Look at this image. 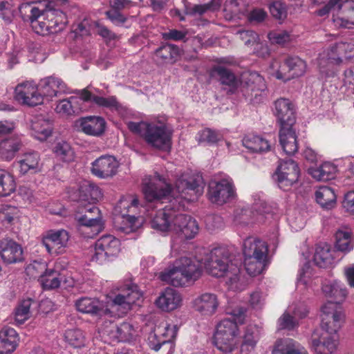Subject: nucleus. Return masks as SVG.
I'll list each match as a JSON object with an SVG mask.
<instances>
[{
    "mask_svg": "<svg viewBox=\"0 0 354 354\" xmlns=\"http://www.w3.org/2000/svg\"><path fill=\"white\" fill-rule=\"evenodd\" d=\"M279 142L284 153L287 155H293L298 150L297 136L292 127H281Z\"/></svg>",
    "mask_w": 354,
    "mask_h": 354,
    "instance_id": "34",
    "label": "nucleus"
},
{
    "mask_svg": "<svg viewBox=\"0 0 354 354\" xmlns=\"http://www.w3.org/2000/svg\"><path fill=\"white\" fill-rule=\"evenodd\" d=\"M242 142L243 146L253 153H264L271 149L268 141L258 136H246Z\"/></svg>",
    "mask_w": 354,
    "mask_h": 354,
    "instance_id": "43",
    "label": "nucleus"
},
{
    "mask_svg": "<svg viewBox=\"0 0 354 354\" xmlns=\"http://www.w3.org/2000/svg\"><path fill=\"white\" fill-rule=\"evenodd\" d=\"M242 83L245 85L248 91L252 92L263 91L266 88L263 77L257 72L244 74Z\"/></svg>",
    "mask_w": 354,
    "mask_h": 354,
    "instance_id": "50",
    "label": "nucleus"
},
{
    "mask_svg": "<svg viewBox=\"0 0 354 354\" xmlns=\"http://www.w3.org/2000/svg\"><path fill=\"white\" fill-rule=\"evenodd\" d=\"M23 250L13 240L4 238L0 239V257L6 263H13L22 260Z\"/></svg>",
    "mask_w": 354,
    "mask_h": 354,
    "instance_id": "26",
    "label": "nucleus"
},
{
    "mask_svg": "<svg viewBox=\"0 0 354 354\" xmlns=\"http://www.w3.org/2000/svg\"><path fill=\"white\" fill-rule=\"evenodd\" d=\"M337 5V13L333 14V21L337 26L352 28L354 27V1L330 0L329 6Z\"/></svg>",
    "mask_w": 354,
    "mask_h": 354,
    "instance_id": "15",
    "label": "nucleus"
},
{
    "mask_svg": "<svg viewBox=\"0 0 354 354\" xmlns=\"http://www.w3.org/2000/svg\"><path fill=\"white\" fill-rule=\"evenodd\" d=\"M297 321L295 317L291 314V309H288L278 319L277 328L279 330H292L297 326Z\"/></svg>",
    "mask_w": 354,
    "mask_h": 354,
    "instance_id": "60",
    "label": "nucleus"
},
{
    "mask_svg": "<svg viewBox=\"0 0 354 354\" xmlns=\"http://www.w3.org/2000/svg\"><path fill=\"white\" fill-rule=\"evenodd\" d=\"M252 209L248 208L242 209L239 213H236L235 220L236 222L243 224H249L254 221L262 222L266 217L274 213V208L267 204L262 196L255 194L252 196Z\"/></svg>",
    "mask_w": 354,
    "mask_h": 354,
    "instance_id": "10",
    "label": "nucleus"
},
{
    "mask_svg": "<svg viewBox=\"0 0 354 354\" xmlns=\"http://www.w3.org/2000/svg\"><path fill=\"white\" fill-rule=\"evenodd\" d=\"M64 18L65 15L60 10L46 8L41 18H36L30 24L37 34L47 35L60 31Z\"/></svg>",
    "mask_w": 354,
    "mask_h": 354,
    "instance_id": "8",
    "label": "nucleus"
},
{
    "mask_svg": "<svg viewBox=\"0 0 354 354\" xmlns=\"http://www.w3.org/2000/svg\"><path fill=\"white\" fill-rule=\"evenodd\" d=\"M222 139L223 135L221 132L209 128L200 131L196 136L198 142H205L208 145L215 144Z\"/></svg>",
    "mask_w": 354,
    "mask_h": 354,
    "instance_id": "55",
    "label": "nucleus"
},
{
    "mask_svg": "<svg viewBox=\"0 0 354 354\" xmlns=\"http://www.w3.org/2000/svg\"><path fill=\"white\" fill-rule=\"evenodd\" d=\"M239 326L230 318L221 319L216 326L214 344L221 352L230 353L238 348Z\"/></svg>",
    "mask_w": 354,
    "mask_h": 354,
    "instance_id": "6",
    "label": "nucleus"
},
{
    "mask_svg": "<svg viewBox=\"0 0 354 354\" xmlns=\"http://www.w3.org/2000/svg\"><path fill=\"white\" fill-rule=\"evenodd\" d=\"M102 197L100 188L94 184L84 183L80 189V206L75 218L82 226L91 227L97 233L102 225L100 209L95 203Z\"/></svg>",
    "mask_w": 354,
    "mask_h": 354,
    "instance_id": "4",
    "label": "nucleus"
},
{
    "mask_svg": "<svg viewBox=\"0 0 354 354\" xmlns=\"http://www.w3.org/2000/svg\"><path fill=\"white\" fill-rule=\"evenodd\" d=\"M322 330L337 333L344 320L341 304L327 302L322 306Z\"/></svg>",
    "mask_w": 354,
    "mask_h": 354,
    "instance_id": "14",
    "label": "nucleus"
},
{
    "mask_svg": "<svg viewBox=\"0 0 354 354\" xmlns=\"http://www.w3.org/2000/svg\"><path fill=\"white\" fill-rule=\"evenodd\" d=\"M182 296L176 290L167 288L160 293L156 300V306L164 311H171L182 305Z\"/></svg>",
    "mask_w": 354,
    "mask_h": 354,
    "instance_id": "24",
    "label": "nucleus"
},
{
    "mask_svg": "<svg viewBox=\"0 0 354 354\" xmlns=\"http://www.w3.org/2000/svg\"><path fill=\"white\" fill-rule=\"evenodd\" d=\"M64 339L68 345L77 349L85 347L88 342L84 333L80 329H69L66 330Z\"/></svg>",
    "mask_w": 354,
    "mask_h": 354,
    "instance_id": "49",
    "label": "nucleus"
},
{
    "mask_svg": "<svg viewBox=\"0 0 354 354\" xmlns=\"http://www.w3.org/2000/svg\"><path fill=\"white\" fill-rule=\"evenodd\" d=\"M159 330L160 328L158 330L151 332L147 338L149 346L156 351H159L162 346L170 344L176 335V331L169 326L165 327V332L161 333V336L159 335Z\"/></svg>",
    "mask_w": 354,
    "mask_h": 354,
    "instance_id": "32",
    "label": "nucleus"
},
{
    "mask_svg": "<svg viewBox=\"0 0 354 354\" xmlns=\"http://www.w3.org/2000/svg\"><path fill=\"white\" fill-rule=\"evenodd\" d=\"M299 176L298 165L290 158L281 160L274 174L280 189L288 191L297 182Z\"/></svg>",
    "mask_w": 354,
    "mask_h": 354,
    "instance_id": "13",
    "label": "nucleus"
},
{
    "mask_svg": "<svg viewBox=\"0 0 354 354\" xmlns=\"http://www.w3.org/2000/svg\"><path fill=\"white\" fill-rule=\"evenodd\" d=\"M212 76H216L220 82L230 87L229 93H233L239 85V80L228 68L223 66H216L211 72Z\"/></svg>",
    "mask_w": 354,
    "mask_h": 354,
    "instance_id": "37",
    "label": "nucleus"
},
{
    "mask_svg": "<svg viewBox=\"0 0 354 354\" xmlns=\"http://www.w3.org/2000/svg\"><path fill=\"white\" fill-rule=\"evenodd\" d=\"M103 330L111 338L119 342L129 341L132 339L134 333L133 326L127 322H123L120 325L110 322L109 326H106Z\"/></svg>",
    "mask_w": 354,
    "mask_h": 354,
    "instance_id": "30",
    "label": "nucleus"
},
{
    "mask_svg": "<svg viewBox=\"0 0 354 354\" xmlns=\"http://www.w3.org/2000/svg\"><path fill=\"white\" fill-rule=\"evenodd\" d=\"M18 335L14 328L4 327L0 330V354H10L17 347Z\"/></svg>",
    "mask_w": 354,
    "mask_h": 354,
    "instance_id": "35",
    "label": "nucleus"
},
{
    "mask_svg": "<svg viewBox=\"0 0 354 354\" xmlns=\"http://www.w3.org/2000/svg\"><path fill=\"white\" fill-rule=\"evenodd\" d=\"M21 141L18 137H10L0 142V158L10 161L14 158L21 147Z\"/></svg>",
    "mask_w": 354,
    "mask_h": 354,
    "instance_id": "39",
    "label": "nucleus"
},
{
    "mask_svg": "<svg viewBox=\"0 0 354 354\" xmlns=\"http://www.w3.org/2000/svg\"><path fill=\"white\" fill-rule=\"evenodd\" d=\"M208 198L212 203L222 205L234 200L236 197V188L230 177L214 180L209 183Z\"/></svg>",
    "mask_w": 354,
    "mask_h": 354,
    "instance_id": "12",
    "label": "nucleus"
},
{
    "mask_svg": "<svg viewBox=\"0 0 354 354\" xmlns=\"http://www.w3.org/2000/svg\"><path fill=\"white\" fill-rule=\"evenodd\" d=\"M354 59V44L339 42L331 46L327 51L319 55V67L322 73L326 72L325 68L330 65L339 64L344 60Z\"/></svg>",
    "mask_w": 354,
    "mask_h": 354,
    "instance_id": "7",
    "label": "nucleus"
},
{
    "mask_svg": "<svg viewBox=\"0 0 354 354\" xmlns=\"http://www.w3.org/2000/svg\"><path fill=\"white\" fill-rule=\"evenodd\" d=\"M268 38L272 44H283L290 41V35L286 31H272L268 33Z\"/></svg>",
    "mask_w": 354,
    "mask_h": 354,
    "instance_id": "63",
    "label": "nucleus"
},
{
    "mask_svg": "<svg viewBox=\"0 0 354 354\" xmlns=\"http://www.w3.org/2000/svg\"><path fill=\"white\" fill-rule=\"evenodd\" d=\"M19 216V210L15 206L3 205L0 208V223L6 227L11 225Z\"/></svg>",
    "mask_w": 354,
    "mask_h": 354,
    "instance_id": "52",
    "label": "nucleus"
},
{
    "mask_svg": "<svg viewBox=\"0 0 354 354\" xmlns=\"http://www.w3.org/2000/svg\"><path fill=\"white\" fill-rule=\"evenodd\" d=\"M142 218L134 216H123L120 225L116 226L117 230L124 234H130L137 230L142 224Z\"/></svg>",
    "mask_w": 354,
    "mask_h": 354,
    "instance_id": "53",
    "label": "nucleus"
},
{
    "mask_svg": "<svg viewBox=\"0 0 354 354\" xmlns=\"http://www.w3.org/2000/svg\"><path fill=\"white\" fill-rule=\"evenodd\" d=\"M272 354H308L306 350L297 342L290 338L276 342Z\"/></svg>",
    "mask_w": 354,
    "mask_h": 354,
    "instance_id": "36",
    "label": "nucleus"
},
{
    "mask_svg": "<svg viewBox=\"0 0 354 354\" xmlns=\"http://www.w3.org/2000/svg\"><path fill=\"white\" fill-rule=\"evenodd\" d=\"M266 259L257 257H244V266L246 272L250 276H257L262 272L266 266Z\"/></svg>",
    "mask_w": 354,
    "mask_h": 354,
    "instance_id": "54",
    "label": "nucleus"
},
{
    "mask_svg": "<svg viewBox=\"0 0 354 354\" xmlns=\"http://www.w3.org/2000/svg\"><path fill=\"white\" fill-rule=\"evenodd\" d=\"M337 170L334 164L326 162L319 167L310 168L308 173L317 180L327 181L335 177Z\"/></svg>",
    "mask_w": 354,
    "mask_h": 354,
    "instance_id": "41",
    "label": "nucleus"
},
{
    "mask_svg": "<svg viewBox=\"0 0 354 354\" xmlns=\"http://www.w3.org/2000/svg\"><path fill=\"white\" fill-rule=\"evenodd\" d=\"M317 202L324 208L331 209L336 203V195L333 189L327 186L320 187L315 192Z\"/></svg>",
    "mask_w": 354,
    "mask_h": 354,
    "instance_id": "47",
    "label": "nucleus"
},
{
    "mask_svg": "<svg viewBox=\"0 0 354 354\" xmlns=\"http://www.w3.org/2000/svg\"><path fill=\"white\" fill-rule=\"evenodd\" d=\"M306 69V62L296 56L286 59L283 66L277 60L272 61L270 65V73L276 78L283 81L303 75Z\"/></svg>",
    "mask_w": 354,
    "mask_h": 354,
    "instance_id": "9",
    "label": "nucleus"
},
{
    "mask_svg": "<svg viewBox=\"0 0 354 354\" xmlns=\"http://www.w3.org/2000/svg\"><path fill=\"white\" fill-rule=\"evenodd\" d=\"M106 122L104 118L97 116H88L80 120V128L87 135L98 136L105 129Z\"/></svg>",
    "mask_w": 354,
    "mask_h": 354,
    "instance_id": "33",
    "label": "nucleus"
},
{
    "mask_svg": "<svg viewBox=\"0 0 354 354\" xmlns=\"http://www.w3.org/2000/svg\"><path fill=\"white\" fill-rule=\"evenodd\" d=\"M187 31L171 29L168 32H164L162 37L166 40H173L176 41L187 40Z\"/></svg>",
    "mask_w": 354,
    "mask_h": 354,
    "instance_id": "64",
    "label": "nucleus"
},
{
    "mask_svg": "<svg viewBox=\"0 0 354 354\" xmlns=\"http://www.w3.org/2000/svg\"><path fill=\"white\" fill-rule=\"evenodd\" d=\"M52 124L48 120L37 118L32 122V135L39 140H46L52 133Z\"/></svg>",
    "mask_w": 354,
    "mask_h": 354,
    "instance_id": "45",
    "label": "nucleus"
},
{
    "mask_svg": "<svg viewBox=\"0 0 354 354\" xmlns=\"http://www.w3.org/2000/svg\"><path fill=\"white\" fill-rule=\"evenodd\" d=\"M39 87L43 97L52 98L67 92L66 84L62 80L54 75L41 80Z\"/></svg>",
    "mask_w": 354,
    "mask_h": 354,
    "instance_id": "27",
    "label": "nucleus"
},
{
    "mask_svg": "<svg viewBox=\"0 0 354 354\" xmlns=\"http://www.w3.org/2000/svg\"><path fill=\"white\" fill-rule=\"evenodd\" d=\"M173 232L185 239H192L199 232L197 221L192 216L178 213L174 217Z\"/></svg>",
    "mask_w": 354,
    "mask_h": 354,
    "instance_id": "19",
    "label": "nucleus"
},
{
    "mask_svg": "<svg viewBox=\"0 0 354 354\" xmlns=\"http://www.w3.org/2000/svg\"><path fill=\"white\" fill-rule=\"evenodd\" d=\"M203 266L209 274L224 277L229 289H242L239 266L232 261L229 250L225 247L213 249L205 259L182 257L174 261L171 268L160 272L159 278L176 287L186 286L201 277Z\"/></svg>",
    "mask_w": 354,
    "mask_h": 354,
    "instance_id": "1",
    "label": "nucleus"
},
{
    "mask_svg": "<svg viewBox=\"0 0 354 354\" xmlns=\"http://www.w3.org/2000/svg\"><path fill=\"white\" fill-rule=\"evenodd\" d=\"M28 272L35 275L34 270L40 274L39 281L45 290L55 289L59 287L62 278L61 274L53 269H47L45 263L35 262L28 267Z\"/></svg>",
    "mask_w": 354,
    "mask_h": 354,
    "instance_id": "17",
    "label": "nucleus"
},
{
    "mask_svg": "<svg viewBox=\"0 0 354 354\" xmlns=\"http://www.w3.org/2000/svg\"><path fill=\"white\" fill-rule=\"evenodd\" d=\"M246 0H225L223 5L224 17L227 20H233L241 17L247 12Z\"/></svg>",
    "mask_w": 354,
    "mask_h": 354,
    "instance_id": "38",
    "label": "nucleus"
},
{
    "mask_svg": "<svg viewBox=\"0 0 354 354\" xmlns=\"http://www.w3.org/2000/svg\"><path fill=\"white\" fill-rule=\"evenodd\" d=\"M271 15L277 19L283 20L287 17L286 6L281 1H274L270 6Z\"/></svg>",
    "mask_w": 354,
    "mask_h": 354,
    "instance_id": "61",
    "label": "nucleus"
},
{
    "mask_svg": "<svg viewBox=\"0 0 354 354\" xmlns=\"http://www.w3.org/2000/svg\"><path fill=\"white\" fill-rule=\"evenodd\" d=\"M156 60L160 64L173 63L179 55L178 48L174 44H165L155 52Z\"/></svg>",
    "mask_w": 354,
    "mask_h": 354,
    "instance_id": "46",
    "label": "nucleus"
},
{
    "mask_svg": "<svg viewBox=\"0 0 354 354\" xmlns=\"http://www.w3.org/2000/svg\"><path fill=\"white\" fill-rule=\"evenodd\" d=\"M260 339L259 328L255 325L248 326L242 336L240 345L241 354H251L255 350Z\"/></svg>",
    "mask_w": 354,
    "mask_h": 354,
    "instance_id": "29",
    "label": "nucleus"
},
{
    "mask_svg": "<svg viewBox=\"0 0 354 354\" xmlns=\"http://www.w3.org/2000/svg\"><path fill=\"white\" fill-rule=\"evenodd\" d=\"M30 299L23 300L17 307L15 313V320L17 325L24 324L30 317Z\"/></svg>",
    "mask_w": 354,
    "mask_h": 354,
    "instance_id": "56",
    "label": "nucleus"
},
{
    "mask_svg": "<svg viewBox=\"0 0 354 354\" xmlns=\"http://www.w3.org/2000/svg\"><path fill=\"white\" fill-rule=\"evenodd\" d=\"M203 192V187L199 181L188 174H183L176 180L175 189L158 174L145 180L142 192L147 201L151 202L167 198L171 203L156 213L151 220V227L162 232L173 231L174 217L178 214L177 212L184 208V201H194Z\"/></svg>",
    "mask_w": 354,
    "mask_h": 354,
    "instance_id": "2",
    "label": "nucleus"
},
{
    "mask_svg": "<svg viewBox=\"0 0 354 354\" xmlns=\"http://www.w3.org/2000/svg\"><path fill=\"white\" fill-rule=\"evenodd\" d=\"M40 157L37 152H29L24 154L22 158L17 162L19 172L24 175L29 171L35 173L39 170Z\"/></svg>",
    "mask_w": 354,
    "mask_h": 354,
    "instance_id": "42",
    "label": "nucleus"
},
{
    "mask_svg": "<svg viewBox=\"0 0 354 354\" xmlns=\"http://www.w3.org/2000/svg\"><path fill=\"white\" fill-rule=\"evenodd\" d=\"M80 98L84 102H92L99 106L109 109L111 111H119L122 109V104L118 101L115 96L103 97L93 95L88 88L78 91Z\"/></svg>",
    "mask_w": 354,
    "mask_h": 354,
    "instance_id": "25",
    "label": "nucleus"
},
{
    "mask_svg": "<svg viewBox=\"0 0 354 354\" xmlns=\"http://www.w3.org/2000/svg\"><path fill=\"white\" fill-rule=\"evenodd\" d=\"M127 125L131 131L139 134L151 147L165 151L170 149L171 132L164 124L129 122Z\"/></svg>",
    "mask_w": 354,
    "mask_h": 354,
    "instance_id": "5",
    "label": "nucleus"
},
{
    "mask_svg": "<svg viewBox=\"0 0 354 354\" xmlns=\"http://www.w3.org/2000/svg\"><path fill=\"white\" fill-rule=\"evenodd\" d=\"M227 315L232 316V320L235 322L238 326L245 323L246 308L243 306L236 305L234 306H227L225 309Z\"/></svg>",
    "mask_w": 354,
    "mask_h": 354,
    "instance_id": "59",
    "label": "nucleus"
},
{
    "mask_svg": "<svg viewBox=\"0 0 354 354\" xmlns=\"http://www.w3.org/2000/svg\"><path fill=\"white\" fill-rule=\"evenodd\" d=\"M322 291L327 298L333 300V303L338 304L344 301L348 295L344 285L338 281L325 282L322 285Z\"/></svg>",
    "mask_w": 354,
    "mask_h": 354,
    "instance_id": "31",
    "label": "nucleus"
},
{
    "mask_svg": "<svg viewBox=\"0 0 354 354\" xmlns=\"http://www.w3.org/2000/svg\"><path fill=\"white\" fill-rule=\"evenodd\" d=\"M219 304L216 294L204 292L193 300V308L201 315L209 317L216 313Z\"/></svg>",
    "mask_w": 354,
    "mask_h": 354,
    "instance_id": "22",
    "label": "nucleus"
},
{
    "mask_svg": "<svg viewBox=\"0 0 354 354\" xmlns=\"http://www.w3.org/2000/svg\"><path fill=\"white\" fill-rule=\"evenodd\" d=\"M335 248L337 250L348 252L353 248L351 231L346 227H342L335 233Z\"/></svg>",
    "mask_w": 354,
    "mask_h": 354,
    "instance_id": "44",
    "label": "nucleus"
},
{
    "mask_svg": "<svg viewBox=\"0 0 354 354\" xmlns=\"http://www.w3.org/2000/svg\"><path fill=\"white\" fill-rule=\"evenodd\" d=\"M16 9L13 0H0V16L6 23L12 21Z\"/></svg>",
    "mask_w": 354,
    "mask_h": 354,
    "instance_id": "58",
    "label": "nucleus"
},
{
    "mask_svg": "<svg viewBox=\"0 0 354 354\" xmlns=\"http://www.w3.org/2000/svg\"><path fill=\"white\" fill-rule=\"evenodd\" d=\"M333 250L326 243H319L315 249L313 257L314 263L319 268H326L333 262Z\"/></svg>",
    "mask_w": 354,
    "mask_h": 354,
    "instance_id": "40",
    "label": "nucleus"
},
{
    "mask_svg": "<svg viewBox=\"0 0 354 354\" xmlns=\"http://www.w3.org/2000/svg\"><path fill=\"white\" fill-rule=\"evenodd\" d=\"M94 250L92 260L103 264L118 256L120 251V241L113 235L106 234L95 241Z\"/></svg>",
    "mask_w": 354,
    "mask_h": 354,
    "instance_id": "11",
    "label": "nucleus"
},
{
    "mask_svg": "<svg viewBox=\"0 0 354 354\" xmlns=\"http://www.w3.org/2000/svg\"><path fill=\"white\" fill-rule=\"evenodd\" d=\"M24 21H32L36 18H41L46 8H41L34 3H22L17 7Z\"/></svg>",
    "mask_w": 354,
    "mask_h": 354,
    "instance_id": "48",
    "label": "nucleus"
},
{
    "mask_svg": "<svg viewBox=\"0 0 354 354\" xmlns=\"http://www.w3.org/2000/svg\"><path fill=\"white\" fill-rule=\"evenodd\" d=\"M54 153L57 157L65 162H70L74 158V152L71 147L65 141L59 142L55 145Z\"/></svg>",
    "mask_w": 354,
    "mask_h": 354,
    "instance_id": "57",
    "label": "nucleus"
},
{
    "mask_svg": "<svg viewBox=\"0 0 354 354\" xmlns=\"http://www.w3.org/2000/svg\"><path fill=\"white\" fill-rule=\"evenodd\" d=\"M142 297L136 286H127L113 299L101 301L97 298L82 297L75 301L78 311L102 317L104 315L122 317L127 314L133 304Z\"/></svg>",
    "mask_w": 354,
    "mask_h": 354,
    "instance_id": "3",
    "label": "nucleus"
},
{
    "mask_svg": "<svg viewBox=\"0 0 354 354\" xmlns=\"http://www.w3.org/2000/svg\"><path fill=\"white\" fill-rule=\"evenodd\" d=\"M338 343V335L322 330L320 335L315 334L312 339V347L317 354H331L335 351Z\"/></svg>",
    "mask_w": 354,
    "mask_h": 354,
    "instance_id": "20",
    "label": "nucleus"
},
{
    "mask_svg": "<svg viewBox=\"0 0 354 354\" xmlns=\"http://www.w3.org/2000/svg\"><path fill=\"white\" fill-rule=\"evenodd\" d=\"M15 94L17 101L28 106H35L43 103V95L38 92L37 86L30 82L18 84Z\"/></svg>",
    "mask_w": 354,
    "mask_h": 354,
    "instance_id": "18",
    "label": "nucleus"
},
{
    "mask_svg": "<svg viewBox=\"0 0 354 354\" xmlns=\"http://www.w3.org/2000/svg\"><path fill=\"white\" fill-rule=\"evenodd\" d=\"M118 162L111 156H102L92 162V174L100 178H107L114 176L118 167Z\"/></svg>",
    "mask_w": 354,
    "mask_h": 354,
    "instance_id": "23",
    "label": "nucleus"
},
{
    "mask_svg": "<svg viewBox=\"0 0 354 354\" xmlns=\"http://www.w3.org/2000/svg\"><path fill=\"white\" fill-rule=\"evenodd\" d=\"M14 176L8 171L0 169V196H10L15 191Z\"/></svg>",
    "mask_w": 354,
    "mask_h": 354,
    "instance_id": "51",
    "label": "nucleus"
},
{
    "mask_svg": "<svg viewBox=\"0 0 354 354\" xmlns=\"http://www.w3.org/2000/svg\"><path fill=\"white\" fill-rule=\"evenodd\" d=\"M274 115L281 127H292L295 122V108L294 104L287 98H279L274 102Z\"/></svg>",
    "mask_w": 354,
    "mask_h": 354,
    "instance_id": "21",
    "label": "nucleus"
},
{
    "mask_svg": "<svg viewBox=\"0 0 354 354\" xmlns=\"http://www.w3.org/2000/svg\"><path fill=\"white\" fill-rule=\"evenodd\" d=\"M267 243L256 237H248L243 243V253L244 257H251L260 259H266L268 254Z\"/></svg>",
    "mask_w": 354,
    "mask_h": 354,
    "instance_id": "28",
    "label": "nucleus"
},
{
    "mask_svg": "<svg viewBox=\"0 0 354 354\" xmlns=\"http://www.w3.org/2000/svg\"><path fill=\"white\" fill-rule=\"evenodd\" d=\"M69 234L65 230H51L42 238V244L49 254L62 253L68 246Z\"/></svg>",
    "mask_w": 354,
    "mask_h": 354,
    "instance_id": "16",
    "label": "nucleus"
},
{
    "mask_svg": "<svg viewBox=\"0 0 354 354\" xmlns=\"http://www.w3.org/2000/svg\"><path fill=\"white\" fill-rule=\"evenodd\" d=\"M77 101V97H71L68 99L61 100L56 106V111L59 113L71 115L75 112L73 104Z\"/></svg>",
    "mask_w": 354,
    "mask_h": 354,
    "instance_id": "62",
    "label": "nucleus"
}]
</instances>
